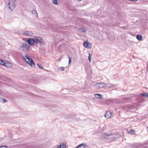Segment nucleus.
<instances>
[{
  "mask_svg": "<svg viewBox=\"0 0 148 148\" xmlns=\"http://www.w3.org/2000/svg\"><path fill=\"white\" fill-rule=\"evenodd\" d=\"M28 61L26 60V63L29 64L31 67H34L35 66V64L34 61L31 58H27Z\"/></svg>",
  "mask_w": 148,
  "mask_h": 148,
  "instance_id": "4",
  "label": "nucleus"
},
{
  "mask_svg": "<svg viewBox=\"0 0 148 148\" xmlns=\"http://www.w3.org/2000/svg\"><path fill=\"white\" fill-rule=\"evenodd\" d=\"M82 32H86V31H85V30H82Z\"/></svg>",
  "mask_w": 148,
  "mask_h": 148,
  "instance_id": "33",
  "label": "nucleus"
},
{
  "mask_svg": "<svg viewBox=\"0 0 148 148\" xmlns=\"http://www.w3.org/2000/svg\"><path fill=\"white\" fill-rule=\"evenodd\" d=\"M68 58H69V64H70V63H71V58H70V57L69 56H68Z\"/></svg>",
  "mask_w": 148,
  "mask_h": 148,
  "instance_id": "29",
  "label": "nucleus"
},
{
  "mask_svg": "<svg viewBox=\"0 0 148 148\" xmlns=\"http://www.w3.org/2000/svg\"><path fill=\"white\" fill-rule=\"evenodd\" d=\"M2 99L3 98L1 97H0V101L1 102H2Z\"/></svg>",
  "mask_w": 148,
  "mask_h": 148,
  "instance_id": "31",
  "label": "nucleus"
},
{
  "mask_svg": "<svg viewBox=\"0 0 148 148\" xmlns=\"http://www.w3.org/2000/svg\"><path fill=\"white\" fill-rule=\"evenodd\" d=\"M59 69H60L61 71H63L64 70V68L63 67H60L59 68Z\"/></svg>",
  "mask_w": 148,
  "mask_h": 148,
  "instance_id": "26",
  "label": "nucleus"
},
{
  "mask_svg": "<svg viewBox=\"0 0 148 148\" xmlns=\"http://www.w3.org/2000/svg\"><path fill=\"white\" fill-rule=\"evenodd\" d=\"M83 146V145L82 144H80L78 146H77L76 147H75V148H80L81 146Z\"/></svg>",
  "mask_w": 148,
  "mask_h": 148,
  "instance_id": "27",
  "label": "nucleus"
},
{
  "mask_svg": "<svg viewBox=\"0 0 148 148\" xmlns=\"http://www.w3.org/2000/svg\"><path fill=\"white\" fill-rule=\"evenodd\" d=\"M139 146H140V145L136 144L134 145L133 146V148H137Z\"/></svg>",
  "mask_w": 148,
  "mask_h": 148,
  "instance_id": "23",
  "label": "nucleus"
},
{
  "mask_svg": "<svg viewBox=\"0 0 148 148\" xmlns=\"http://www.w3.org/2000/svg\"><path fill=\"white\" fill-rule=\"evenodd\" d=\"M8 147L7 146H3L0 147V148H7Z\"/></svg>",
  "mask_w": 148,
  "mask_h": 148,
  "instance_id": "30",
  "label": "nucleus"
},
{
  "mask_svg": "<svg viewBox=\"0 0 148 148\" xmlns=\"http://www.w3.org/2000/svg\"><path fill=\"white\" fill-rule=\"evenodd\" d=\"M66 146L64 144H61L58 147V148H66Z\"/></svg>",
  "mask_w": 148,
  "mask_h": 148,
  "instance_id": "17",
  "label": "nucleus"
},
{
  "mask_svg": "<svg viewBox=\"0 0 148 148\" xmlns=\"http://www.w3.org/2000/svg\"><path fill=\"white\" fill-rule=\"evenodd\" d=\"M53 3L55 4H58V0H52Z\"/></svg>",
  "mask_w": 148,
  "mask_h": 148,
  "instance_id": "20",
  "label": "nucleus"
},
{
  "mask_svg": "<svg viewBox=\"0 0 148 148\" xmlns=\"http://www.w3.org/2000/svg\"><path fill=\"white\" fill-rule=\"evenodd\" d=\"M0 64L4 66H6V63L4 62V61L1 60H0Z\"/></svg>",
  "mask_w": 148,
  "mask_h": 148,
  "instance_id": "16",
  "label": "nucleus"
},
{
  "mask_svg": "<svg viewBox=\"0 0 148 148\" xmlns=\"http://www.w3.org/2000/svg\"><path fill=\"white\" fill-rule=\"evenodd\" d=\"M88 59L89 61V62H90L91 61V56L90 53H89V56L88 57Z\"/></svg>",
  "mask_w": 148,
  "mask_h": 148,
  "instance_id": "24",
  "label": "nucleus"
},
{
  "mask_svg": "<svg viewBox=\"0 0 148 148\" xmlns=\"http://www.w3.org/2000/svg\"><path fill=\"white\" fill-rule=\"evenodd\" d=\"M148 128V127H147V129Z\"/></svg>",
  "mask_w": 148,
  "mask_h": 148,
  "instance_id": "38",
  "label": "nucleus"
},
{
  "mask_svg": "<svg viewBox=\"0 0 148 148\" xmlns=\"http://www.w3.org/2000/svg\"><path fill=\"white\" fill-rule=\"evenodd\" d=\"M77 1H81V0H77Z\"/></svg>",
  "mask_w": 148,
  "mask_h": 148,
  "instance_id": "37",
  "label": "nucleus"
},
{
  "mask_svg": "<svg viewBox=\"0 0 148 148\" xmlns=\"http://www.w3.org/2000/svg\"><path fill=\"white\" fill-rule=\"evenodd\" d=\"M129 134L133 135L135 134V131L133 130H131L128 132Z\"/></svg>",
  "mask_w": 148,
  "mask_h": 148,
  "instance_id": "18",
  "label": "nucleus"
},
{
  "mask_svg": "<svg viewBox=\"0 0 148 148\" xmlns=\"http://www.w3.org/2000/svg\"><path fill=\"white\" fill-rule=\"evenodd\" d=\"M143 101V100H142V101H141L142 102V101Z\"/></svg>",
  "mask_w": 148,
  "mask_h": 148,
  "instance_id": "39",
  "label": "nucleus"
},
{
  "mask_svg": "<svg viewBox=\"0 0 148 148\" xmlns=\"http://www.w3.org/2000/svg\"><path fill=\"white\" fill-rule=\"evenodd\" d=\"M138 0H134V1H137Z\"/></svg>",
  "mask_w": 148,
  "mask_h": 148,
  "instance_id": "35",
  "label": "nucleus"
},
{
  "mask_svg": "<svg viewBox=\"0 0 148 148\" xmlns=\"http://www.w3.org/2000/svg\"><path fill=\"white\" fill-rule=\"evenodd\" d=\"M81 144H82L83 146H81L80 148H86L87 147V145L86 143H83Z\"/></svg>",
  "mask_w": 148,
  "mask_h": 148,
  "instance_id": "14",
  "label": "nucleus"
},
{
  "mask_svg": "<svg viewBox=\"0 0 148 148\" xmlns=\"http://www.w3.org/2000/svg\"><path fill=\"white\" fill-rule=\"evenodd\" d=\"M25 48H24V47L21 48V47H20V49L21 51H25Z\"/></svg>",
  "mask_w": 148,
  "mask_h": 148,
  "instance_id": "25",
  "label": "nucleus"
},
{
  "mask_svg": "<svg viewBox=\"0 0 148 148\" xmlns=\"http://www.w3.org/2000/svg\"><path fill=\"white\" fill-rule=\"evenodd\" d=\"M147 144L148 142L147 141H146L144 143L143 145L145 148H147V146H146L147 145Z\"/></svg>",
  "mask_w": 148,
  "mask_h": 148,
  "instance_id": "19",
  "label": "nucleus"
},
{
  "mask_svg": "<svg viewBox=\"0 0 148 148\" xmlns=\"http://www.w3.org/2000/svg\"><path fill=\"white\" fill-rule=\"evenodd\" d=\"M24 56L25 57V58H24V57H23V59L26 60V58L27 59V58H29V56H28L27 55V54H25Z\"/></svg>",
  "mask_w": 148,
  "mask_h": 148,
  "instance_id": "22",
  "label": "nucleus"
},
{
  "mask_svg": "<svg viewBox=\"0 0 148 148\" xmlns=\"http://www.w3.org/2000/svg\"><path fill=\"white\" fill-rule=\"evenodd\" d=\"M23 34L25 36L29 35L31 36L32 35L33 33L28 31H25L23 33Z\"/></svg>",
  "mask_w": 148,
  "mask_h": 148,
  "instance_id": "11",
  "label": "nucleus"
},
{
  "mask_svg": "<svg viewBox=\"0 0 148 148\" xmlns=\"http://www.w3.org/2000/svg\"><path fill=\"white\" fill-rule=\"evenodd\" d=\"M148 68V64H147V68Z\"/></svg>",
  "mask_w": 148,
  "mask_h": 148,
  "instance_id": "34",
  "label": "nucleus"
},
{
  "mask_svg": "<svg viewBox=\"0 0 148 148\" xmlns=\"http://www.w3.org/2000/svg\"><path fill=\"white\" fill-rule=\"evenodd\" d=\"M95 86L97 88H101L107 86V84L103 83H98L95 84Z\"/></svg>",
  "mask_w": 148,
  "mask_h": 148,
  "instance_id": "5",
  "label": "nucleus"
},
{
  "mask_svg": "<svg viewBox=\"0 0 148 148\" xmlns=\"http://www.w3.org/2000/svg\"><path fill=\"white\" fill-rule=\"evenodd\" d=\"M94 95L95 96L96 98L99 99H102L103 98L102 95L99 94H94Z\"/></svg>",
  "mask_w": 148,
  "mask_h": 148,
  "instance_id": "12",
  "label": "nucleus"
},
{
  "mask_svg": "<svg viewBox=\"0 0 148 148\" xmlns=\"http://www.w3.org/2000/svg\"><path fill=\"white\" fill-rule=\"evenodd\" d=\"M137 97L138 99L143 100L144 97H148V93H144L139 94L137 95Z\"/></svg>",
  "mask_w": 148,
  "mask_h": 148,
  "instance_id": "7",
  "label": "nucleus"
},
{
  "mask_svg": "<svg viewBox=\"0 0 148 148\" xmlns=\"http://www.w3.org/2000/svg\"><path fill=\"white\" fill-rule=\"evenodd\" d=\"M35 44L37 45L40 44V45H42L44 44V41L42 38L39 36H35L34 37Z\"/></svg>",
  "mask_w": 148,
  "mask_h": 148,
  "instance_id": "1",
  "label": "nucleus"
},
{
  "mask_svg": "<svg viewBox=\"0 0 148 148\" xmlns=\"http://www.w3.org/2000/svg\"><path fill=\"white\" fill-rule=\"evenodd\" d=\"M142 36L139 34H137L136 36V38L139 41H141L142 40Z\"/></svg>",
  "mask_w": 148,
  "mask_h": 148,
  "instance_id": "13",
  "label": "nucleus"
},
{
  "mask_svg": "<svg viewBox=\"0 0 148 148\" xmlns=\"http://www.w3.org/2000/svg\"><path fill=\"white\" fill-rule=\"evenodd\" d=\"M9 2L8 3V5L9 6V9L12 11L13 9L15 7V5L16 1L15 0H9Z\"/></svg>",
  "mask_w": 148,
  "mask_h": 148,
  "instance_id": "2",
  "label": "nucleus"
},
{
  "mask_svg": "<svg viewBox=\"0 0 148 148\" xmlns=\"http://www.w3.org/2000/svg\"><path fill=\"white\" fill-rule=\"evenodd\" d=\"M32 13L33 14H34L35 16H36L37 17H38L37 13L35 10H32Z\"/></svg>",
  "mask_w": 148,
  "mask_h": 148,
  "instance_id": "15",
  "label": "nucleus"
},
{
  "mask_svg": "<svg viewBox=\"0 0 148 148\" xmlns=\"http://www.w3.org/2000/svg\"><path fill=\"white\" fill-rule=\"evenodd\" d=\"M7 101V100L5 99H4L3 98L2 102L3 103H5Z\"/></svg>",
  "mask_w": 148,
  "mask_h": 148,
  "instance_id": "28",
  "label": "nucleus"
},
{
  "mask_svg": "<svg viewBox=\"0 0 148 148\" xmlns=\"http://www.w3.org/2000/svg\"><path fill=\"white\" fill-rule=\"evenodd\" d=\"M30 46L28 45L27 43L25 42H23L21 43V48H25V51H27L30 49Z\"/></svg>",
  "mask_w": 148,
  "mask_h": 148,
  "instance_id": "9",
  "label": "nucleus"
},
{
  "mask_svg": "<svg viewBox=\"0 0 148 148\" xmlns=\"http://www.w3.org/2000/svg\"><path fill=\"white\" fill-rule=\"evenodd\" d=\"M113 136V135L112 134H108L104 133L102 134L101 138L103 140L105 139L108 140L111 138H114V137Z\"/></svg>",
  "mask_w": 148,
  "mask_h": 148,
  "instance_id": "3",
  "label": "nucleus"
},
{
  "mask_svg": "<svg viewBox=\"0 0 148 148\" xmlns=\"http://www.w3.org/2000/svg\"><path fill=\"white\" fill-rule=\"evenodd\" d=\"M104 116L106 118L108 119L113 116L114 115L113 113L111 111H108L106 112Z\"/></svg>",
  "mask_w": 148,
  "mask_h": 148,
  "instance_id": "8",
  "label": "nucleus"
},
{
  "mask_svg": "<svg viewBox=\"0 0 148 148\" xmlns=\"http://www.w3.org/2000/svg\"><path fill=\"white\" fill-rule=\"evenodd\" d=\"M130 1H134V0H129Z\"/></svg>",
  "mask_w": 148,
  "mask_h": 148,
  "instance_id": "36",
  "label": "nucleus"
},
{
  "mask_svg": "<svg viewBox=\"0 0 148 148\" xmlns=\"http://www.w3.org/2000/svg\"><path fill=\"white\" fill-rule=\"evenodd\" d=\"M27 42L30 46L33 45L35 44V38H27Z\"/></svg>",
  "mask_w": 148,
  "mask_h": 148,
  "instance_id": "6",
  "label": "nucleus"
},
{
  "mask_svg": "<svg viewBox=\"0 0 148 148\" xmlns=\"http://www.w3.org/2000/svg\"><path fill=\"white\" fill-rule=\"evenodd\" d=\"M83 45L85 47L88 49L90 48L91 47L90 43H89L88 41H85L83 43Z\"/></svg>",
  "mask_w": 148,
  "mask_h": 148,
  "instance_id": "10",
  "label": "nucleus"
},
{
  "mask_svg": "<svg viewBox=\"0 0 148 148\" xmlns=\"http://www.w3.org/2000/svg\"><path fill=\"white\" fill-rule=\"evenodd\" d=\"M37 65L38 66V67L40 69H43V68L42 66L41 65L38 64H37Z\"/></svg>",
  "mask_w": 148,
  "mask_h": 148,
  "instance_id": "21",
  "label": "nucleus"
},
{
  "mask_svg": "<svg viewBox=\"0 0 148 148\" xmlns=\"http://www.w3.org/2000/svg\"><path fill=\"white\" fill-rule=\"evenodd\" d=\"M2 93V92L1 90L0 89V94H1Z\"/></svg>",
  "mask_w": 148,
  "mask_h": 148,
  "instance_id": "32",
  "label": "nucleus"
}]
</instances>
